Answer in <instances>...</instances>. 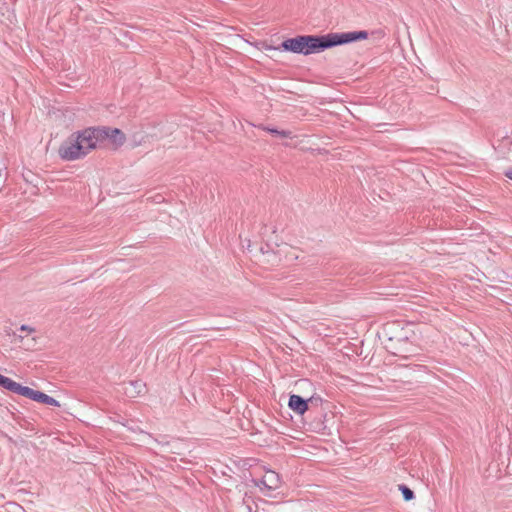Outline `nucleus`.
<instances>
[{"instance_id": "obj_1", "label": "nucleus", "mask_w": 512, "mask_h": 512, "mask_svg": "<svg viewBox=\"0 0 512 512\" xmlns=\"http://www.w3.org/2000/svg\"><path fill=\"white\" fill-rule=\"evenodd\" d=\"M367 37L366 31L332 33L326 36H297L283 41L282 47L286 51L309 55L336 45L364 40Z\"/></svg>"}, {"instance_id": "obj_2", "label": "nucleus", "mask_w": 512, "mask_h": 512, "mask_svg": "<svg viewBox=\"0 0 512 512\" xmlns=\"http://www.w3.org/2000/svg\"><path fill=\"white\" fill-rule=\"evenodd\" d=\"M99 132H94L92 128H87L81 132L71 134L65 139L58 149L61 159L66 161L78 160L86 156L97 147V136Z\"/></svg>"}, {"instance_id": "obj_3", "label": "nucleus", "mask_w": 512, "mask_h": 512, "mask_svg": "<svg viewBox=\"0 0 512 512\" xmlns=\"http://www.w3.org/2000/svg\"><path fill=\"white\" fill-rule=\"evenodd\" d=\"M413 335L414 332L409 326L402 328L398 336L389 338L388 349L396 356L408 358L416 352L415 345L410 341Z\"/></svg>"}, {"instance_id": "obj_4", "label": "nucleus", "mask_w": 512, "mask_h": 512, "mask_svg": "<svg viewBox=\"0 0 512 512\" xmlns=\"http://www.w3.org/2000/svg\"><path fill=\"white\" fill-rule=\"evenodd\" d=\"M0 386L11 391V392H14L16 394L22 395L24 397H27V398L33 400V401L43 403V404H44L45 399L48 396L47 394H45L41 391L34 390L27 386H22L21 384L13 381L12 379H10L2 374H0Z\"/></svg>"}, {"instance_id": "obj_5", "label": "nucleus", "mask_w": 512, "mask_h": 512, "mask_svg": "<svg viewBox=\"0 0 512 512\" xmlns=\"http://www.w3.org/2000/svg\"><path fill=\"white\" fill-rule=\"evenodd\" d=\"M0 386L11 391V392H14L16 394L22 395L24 397H27V398L33 400V401L43 403V404H44L45 399L48 396L47 394H45L41 391L34 390L27 386H22L21 384L13 381L12 379H10L2 374H0Z\"/></svg>"}, {"instance_id": "obj_6", "label": "nucleus", "mask_w": 512, "mask_h": 512, "mask_svg": "<svg viewBox=\"0 0 512 512\" xmlns=\"http://www.w3.org/2000/svg\"><path fill=\"white\" fill-rule=\"evenodd\" d=\"M94 132H99V135L97 136V144L102 142L103 140H109L111 144L117 148L125 142V135L124 133L117 129H111V128H92Z\"/></svg>"}, {"instance_id": "obj_7", "label": "nucleus", "mask_w": 512, "mask_h": 512, "mask_svg": "<svg viewBox=\"0 0 512 512\" xmlns=\"http://www.w3.org/2000/svg\"><path fill=\"white\" fill-rule=\"evenodd\" d=\"M256 485L259 486L260 489L265 491V494L268 495L270 492L280 487V476L275 471L267 470L263 475L260 483L256 482Z\"/></svg>"}, {"instance_id": "obj_8", "label": "nucleus", "mask_w": 512, "mask_h": 512, "mask_svg": "<svg viewBox=\"0 0 512 512\" xmlns=\"http://www.w3.org/2000/svg\"><path fill=\"white\" fill-rule=\"evenodd\" d=\"M261 263L269 266H277L282 263V257L278 254V245L276 248H272L269 244L260 248V260Z\"/></svg>"}, {"instance_id": "obj_9", "label": "nucleus", "mask_w": 512, "mask_h": 512, "mask_svg": "<svg viewBox=\"0 0 512 512\" xmlns=\"http://www.w3.org/2000/svg\"><path fill=\"white\" fill-rule=\"evenodd\" d=\"M302 251L294 246L283 243L278 245V254L282 257V263L291 264L299 259Z\"/></svg>"}, {"instance_id": "obj_10", "label": "nucleus", "mask_w": 512, "mask_h": 512, "mask_svg": "<svg viewBox=\"0 0 512 512\" xmlns=\"http://www.w3.org/2000/svg\"><path fill=\"white\" fill-rule=\"evenodd\" d=\"M289 407L297 414H304L308 410V403L299 395H291L288 403Z\"/></svg>"}, {"instance_id": "obj_11", "label": "nucleus", "mask_w": 512, "mask_h": 512, "mask_svg": "<svg viewBox=\"0 0 512 512\" xmlns=\"http://www.w3.org/2000/svg\"><path fill=\"white\" fill-rule=\"evenodd\" d=\"M259 128L263 129L264 131H267L277 137H280V138H291L292 135H291V132L290 131H286V130H277V129H273V128H269V127H266V126H259Z\"/></svg>"}, {"instance_id": "obj_12", "label": "nucleus", "mask_w": 512, "mask_h": 512, "mask_svg": "<svg viewBox=\"0 0 512 512\" xmlns=\"http://www.w3.org/2000/svg\"><path fill=\"white\" fill-rule=\"evenodd\" d=\"M399 490L402 492L405 501H410L414 498L413 491L405 485H400Z\"/></svg>"}, {"instance_id": "obj_13", "label": "nucleus", "mask_w": 512, "mask_h": 512, "mask_svg": "<svg viewBox=\"0 0 512 512\" xmlns=\"http://www.w3.org/2000/svg\"><path fill=\"white\" fill-rule=\"evenodd\" d=\"M148 136L143 135L142 133H134L132 136V141L134 146L142 145L143 143H146V139Z\"/></svg>"}, {"instance_id": "obj_14", "label": "nucleus", "mask_w": 512, "mask_h": 512, "mask_svg": "<svg viewBox=\"0 0 512 512\" xmlns=\"http://www.w3.org/2000/svg\"><path fill=\"white\" fill-rule=\"evenodd\" d=\"M44 404L50 405V406H56V407L60 406V403L56 399L50 397L49 395L45 399Z\"/></svg>"}, {"instance_id": "obj_15", "label": "nucleus", "mask_w": 512, "mask_h": 512, "mask_svg": "<svg viewBox=\"0 0 512 512\" xmlns=\"http://www.w3.org/2000/svg\"><path fill=\"white\" fill-rule=\"evenodd\" d=\"M19 330L24 332L26 335H30L35 332V329L28 325H22Z\"/></svg>"}, {"instance_id": "obj_16", "label": "nucleus", "mask_w": 512, "mask_h": 512, "mask_svg": "<svg viewBox=\"0 0 512 512\" xmlns=\"http://www.w3.org/2000/svg\"><path fill=\"white\" fill-rule=\"evenodd\" d=\"M5 180H6V177L3 174V169L0 167V191L2 190Z\"/></svg>"}, {"instance_id": "obj_17", "label": "nucleus", "mask_w": 512, "mask_h": 512, "mask_svg": "<svg viewBox=\"0 0 512 512\" xmlns=\"http://www.w3.org/2000/svg\"><path fill=\"white\" fill-rule=\"evenodd\" d=\"M14 339H15L16 342L24 345V336L23 335L15 333L14 334Z\"/></svg>"}, {"instance_id": "obj_18", "label": "nucleus", "mask_w": 512, "mask_h": 512, "mask_svg": "<svg viewBox=\"0 0 512 512\" xmlns=\"http://www.w3.org/2000/svg\"><path fill=\"white\" fill-rule=\"evenodd\" d=\"M505 176L512 180V169H509L505 172Z\"/></svg>"}]
</instances>
